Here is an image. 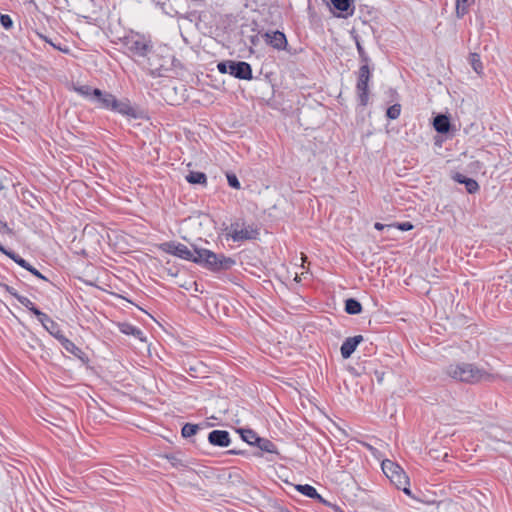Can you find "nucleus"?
Masks as SVG:
<instances>
[{
    "instance_id": "28",
    "label": "nucleus",
    "mask_w": 512,
    "mask_h": 512,
    "mask_svg": "<svg viewBox=\"0 0 512 512\" xmlns=\"http://www.w3.org/2000/svg\"><path fill=\"white\" fill-rule=\"evenodd\" d=\"M401 113V105L394 104L387 109L386 115L389 119L395 120L400 116Z\"/></svg>"
},
{
    "instance_id": "10",
    "label": "nucleus",
    "mask_w": 512,
    "mask_h": 512,
    "mask_svg": "<svg viewBox=\"0 0 512 512\" xmlns=\"http://www.w3.org/2000/svg\"><path fill=\"white\" fill-rule=\"evenodd\" d=\"M208 441L213 446L228 447L231 443L230 435L225 430H213L208 435Z\"/></svg>"
},
{
    "instance_id": "5",
    "label": "nucleus",
    "mask_w": 512,
    "mask_h": 512,
    "mask_svg": "<svg viewBox=\"0 0 512 512\" xmlns=\"http://www.w3.org/2000/svg\"><path fill=\"white\" fill-rule=\"evenodd\" d=\"M381 468L387 478H389L398 489H402L405 494L410 495L411 491L408 488L409 479L404 470L397 463L386 459L382 461Z\"/></svg>"
},
{
    "instance_id": "13",
    "label": "nucleus",
    "mask_w": 512,
    "mask_h": 512,
    "mask_svg": "<svg viewBox=\"0 0 512 512\" xmlns=\"http://www.w3.org/2000/svg\"><path fill=\"white\" fill-rule=\"evenodd\" d=\"M295 488L297 491H299L300 493H302L303 495H305L309 498L316 499L320 503H323L325 505H330L324 498H322V496L320 494H318L317 490L309 484H304V485L299 484V485H296Z\"/></svg>"
},
{
    "instance_id": "38",
    "label": "nucleus",
    "mask_w": 512,
    "mask_h": 512,
    "mask_svg": "<svg viewBox=\"0 0 512 512\" xmlns=\"http://www.w3.org/2000/svg\"><path fill=\"white\" fill-rule=\"evenodd\" d=\"M28 271H29L30 273H32L34 276H36V277H38V278H40V279H43V280L47 281V278H46L44 275H42V274H41V273H40L36 268H34L32 265L28 268Z\"/></svg>"
},
{
    "instance_id": "3",
    "label": "nucleus",
    "mask_w": 512,
    "mask_h": 512,
    "mask_svg": "<svg viewBox=\"0 0 512 512\" xmlns=\"http://www.w3.org/2000/svg\"><path fill=\"white\" fill-rule=\"evenodd\" d=\"M194 262L213 271H225L235 265V260L223 254H216L207 249H197Z\"/></svg>"
},
{
    "instance_id": "40",
    "label": "nucleus",
    "mask_w": 512,
    "mask_h": 512,
    "mask_svg": "<svg viewBox=\"0 0 512 512\" xmlns=\"http://www.w3.org/2000/svg\"><path fill=\"white\" fill-rule=\"evenodd\" d=\"M41 38H43L47 43H49L51 46H53L54 48L60 50V51H63V52H68V49H62L61 47L57 46V44L49 39H47L46 37L40 35Z\"/></svg>"
},
{
    "instance_id": "33",
    "label": "nucleus",
    "mask_w": 512,
    "mask_h": 512,
    "mask_svg": "<svg viewBox=\"0 0 512 512\" xmlns=\"http://www.w3.org/2000/svg\"><path fill=\"white\" fill-rule=\"evenodd\" d=\"M0 23L5 29H11L13 26V21L9 15L1 14Z\"/></svg>"
},
{
    "instance_id": "20",
    "label": "nucleus",
    "mask_w": 512,
    "mask_h": 512,
    "mask_svg": "<svg viewBox=\"0 0 512 512\" xmlns=\"http://www.w3.org/2000/svg\"><path fill=\"white\" fill-rule=\"evenodd\" d=\"M345 311L351 315L359 314L362 311V305L358 300L349 298L345 302Z\"/></svg>"
},
{
    "instance_id": "4",
    "label": "nucleus",
    "mask_w": 512,
    "mask_h": 512,
    "mask_svg": "<svg viewBox=\"0 0 512 512\" xmlns=\"http://www.w3.org/2000/svg\"><path fill=\"white\" fill-rule=\"evenodd\" d=\"M121 42L130 53L138 57H146L153 48L149 37L133 31L125 35Z\"/></svg>"
},
{
    "instance_id": "53",
    "label": "nucleus",
    "mask_w": 512,
    "mask_h": 512,
    "mask_svg": "<svg viewBox=\"0 0 512 512\" xmlns=\"http://www.w3.org/2000/svg\"><path fill=\"white\" fill-rule=\"evenodd\" d=\"M282 512H290V511H288V510H283Z\"/></svg>"
},
{
    "instance_id": "19",
    "label": "nucleus",
    "mask_w": 512,
    "mask_h": 512,
    "mask_svg": "<svg viewBox=\"0 0 512 512\" xmlns=\"http://www.w3.org/2000/svg\"><path fill=\"white\" fill-rule=\"evenodd\" d=\"M120 330L124 334L133 335V336H135L136 338H138V339H140L142 341L145 340L143 338V332L139 328H137V327H135V326H133L131 324H128V323L121 324L120 325Z\"/></svg>"
},
{
    "instance_id": "29",
    "label": "nucleus",
    "mask_w": 512,
    "mask_h": 512,
    "mask_svg": "<svg viewBox=\"0 0 512 512\" xmlns=\"http://www.w3.org/2000/svg\"><path fill=\"white\" fill-rule=\"evenodd\" d=\"M18 302L23 305L25 308H27L28 310H30L34 315H35V311L36 310H39L35 305L34 303L27 297L25 296H20L18 297Z\"/></svg>"
},
{
    "instance_id": "32",
    "label": "nucleus",
    "mask_w": 512,
    "mask_h": 512,
    "mask_svg": "<svg viewBox=\"0 0 512 512\" xmlns=\"http://www.w3.org/2000/svg\"><path fill=\"white\" fill-rule=\"evenodd\" d=\"M12 260H14L19 266L23 267L24 269L28 270V268L31 266L25 259L20 257L14 252H10L8 255Z\"/></svg>"
},
{
    "instance_id": "17",
    "label": "nucleus",
    "mask_w": 512,
    "mask_h": 512,
    "mask_svg": "<svg viewBox=\"0 0 512 512\" xmlns=\"http://www.w3.org/2000/svg\"><path fill=\"white\" fill-rule=\"evenodd\" d=\"M330 2L338 11L345 12L348 15L353 14L354 7L352 6L351 0H330Z\"/></svg>"
},
{
    "instance_id": "48",
    "label": "nucleus",
    "mask_w": 512,
    "mask_h": 512,
    "mask_svg": "<svg viewBox=\"0 0 512 512\" xmlns=\"http://www.w3.org/2000/svg\"><path fill=\"white\" fill-rule=\"evenodd\" d=\"M374 227H375V229H377V230H383V229H384V227H385V225H384V224H381V223H379V222H377V223H375Z\"/></svg>"
},
{
    "instance_id": "26",
    "label": "nucleus",
    "mask_w": 512,
    "mask_h": 512,
    "mask_svg": "<svg viewBox=\"0 0 512 512\" xmlns=\"http://www.w3.org/2000/svg\"><path fill=\"white\" fill-rule=\"evenodd\" d=\"M199 429H200V426L197 424L186 423L182 427L181 433L184 438H190V437L194 436Z\"/></svg>"
},
{
    "instance_id": "30",
    "label": "nucleus",
    "mask_w": 512,
    "mask_h": 512,
    "mask_svg": "<svg viewBox=\"0 0 512 512\" xmlns=\"http://www.w3.org/2000/svg\"><path fill=\"white\" fill-rule=\"evenodd\" d=\"M35 316L38 318L39 322L43 325L44 328L48 327L50 323H54L47 314L41 312L40 310L35 311Z\"/></svg>"
},
{
    "instance_id": "22",
    "label": "nucleus",
    "mask_w": 512,
    "mask_h": 512,
    "mask_svg": "<svg viewBox=\"0 0 512 512\" xmlns=\"http://www.w3.org/2000/svg\"><path fill=\"white\" fill-rule=\"evenodd\" d=\"M474 3V0H456V14L459 18L463 17L469 7Z\"/></svg>"
},
{
    "instance_id": "14",
    "label": "nucleus",
    "mask_w": 512,
    "mask_h": 512,
    "mask_svg": "<svg viewBox=\"0 0 512 512\" xmlns=\"http://www.w3.org/2000/svg\"><path fill=\"white\" fill-rule=\"evenodd\" d=\"M453 179L460 184H464L467 192L470 194L476 193L479 190V185L474 179L468 178L461 173H456Z\"/></svg>"
},
{
    "instance_id": "36",
    "label": "nucleus",
    "mask_w": 512,
    "mask_h": 512,
    "mask_svg": "<svg viewBox=\"0 0 512 512\" xmlns=\"http://www.w3.org/2000/svg\"><path fill=\"white\" fill-rule=\"evenodd\" d=\"M0 233L1 234H8L13 235V231L11 228H9L8 224L4 221L0 220Z\"/></svg>"
},
{
    "instance_id": "18",
    "label": "nucleus",
    "mask_w": 512,
    "mask_h": 512,
    "mask_svg": "<svg viewBox=\"0 0 512 512\" xmlns=\"http://www.w3.org/2000/svg\"><path fill=\"white\" fill-rule=\"evenodd\" d=\"M185 179L190 184H200V185H206L207 183V177L205 173L198 172V171H190L186 176Z\"/></svg>"
},
{
    "instance_id": "6",
    "label": "nucleus",
    "mask_w": 512,
    "mask_h": 512,
    "mask_svg": "<svg viewBox=\"0 0 512 512\" xmlns=\"http://www.w3.org/2000/svg\"><path fill=\"white\" fill-rule=\"evenodd\" d=\"M160 249L167 253L171 254L173 256L179 257L184 260L193 261L196 256V250L197 248H194V250L189 249L186 245L175 242V241H169L164 242L160 245Z\"/></svg>"
},
{
    "instance_id": "37",
    "label": "nucleus",
    "mask_w": 512,
    "mask_h": 512,
    "mask_svg": "<svg viewBox=\"0 0 512 512\" xmlns=\"http://www.w3.org/2000/svg\"><path fill=\"white\" fill-rule=\"evenodd\" d=\"M397 228L401 231H409L413 229V225L410 222H403L397 225Z\"/></svg>"
},
{
    "instance_id": "43",
    "label": "nucleus",
    "mask_w": 512,
    "mask_h": 512,
    "mask_svg": "<svg viewBox=\"0 0 512 512\" xmlns=\"http://www.w3.org/2000/svg\"><path fill=\"white\" fill-rule=\"evenodd\" d=\"M41 38H43L47 43H49L51 46H53L54 48L60 50V51H63V52H68V49H62L61 47L57 46V44L49 39H47L46 37L40 35Z\"/></svg>"
},
{
    "instance_id": "49",
    "label": "nucleus",
    "mask_w": 512,
    "mask_h": 512,
    "mask_svg": "<svg viewBox=\"0 0 512 512\" xmlns=\"http://www.w3.org/2000/svg\"><path fill=\"white\" fill-rule=\"evenodd\" d=\"M181 287L185 288L186 290L192 289V286L190 285V282L180 284Z\"/></svg>"
},
{
    "instance_id": "50",
    "label": "nucleus",
    "mask_w": 512,
    "mask_h": 512,
    "mask_svg": "<svg viewBox=\"0 0 512 512\" xmlns=\"http://www.w3.org/2000/svg\"><path fill=\"white\" fill-rule=\"evenodd\" d=\"M0 251L4 253L5 255H8L11 251H7L1 244H0Z\"/></svg>"
},
{
    "instance_id": "41",
    "label": "nucleus",
    "mask_w": 512,
    "mask_h": 512,
    "mask_svg": "<svg viewBox=\"0 0 512 512\" xmlns=\"http://www.w3.org/2000/svg\"><path fill=\"white\" fill-rule=\"evenodd\" d=\"M41 38H43L47 43H49L51 46H53L54 48L60 50V51H63V52H68V49H62L61 47L57 46V44L49 39H47L46 37L40 35Z\"/></svg>"
},
{
    "instance_id": "12",
    "label": "nucleus",
    "mask_w": 512,
    "mask_h": 512,
    "mask_svg": "<svg viewBox=\"0 0 512 512\" xmlns=\"http://www.w3.org/2000/svg\"><path fill=\"white\" fill-rule=\"evenodd\" d=\"M266 42L277 50H284L287 46V39L283 32L274 31L265 34Z\"/></svg>"
},
{
    "instance_id": "52",
    "label": "nucleus",
    "mask_w": 512,
    "mask_h": 512,
    "mask_svg": "<svg viewBox=\"0 0 512 512\" xmlns=\"http://www.w3.org/2000/svg\"><path fill=\"white\" fill-rule=\"evenodd\" d=\"M307 259L306 255H304L303 253L301 254V260L302 262H305Z\"/></svg>"
},
{
    "instance_id": "34",
    "label": "nucleus",
    "mask_w": 512,
    "mask_h": 512,
    "mask_svg": "<svg viewBox=\"0 0 512 512\" xmlns=\"http://www.w3.org/2000/svg\"><path fill=\"white\" fill-rule=\"evenodd\" d=\"M228 184L234 189H240V182L235 174H227Z\"/></svg>"
},
{
    "instance_id": "9",
    "label": "nucleus",
    "mask_w": 512,
    "mask_h": 512,
    "mask_svg": "<svg viewBox=\"0 0 512 512\" xmlns=\"http://www.w3.org/2000/svg\"><path fill=\"white\" fill-rule=\"evenodd\" d=\"M229 74L242 80H251L253 77L251 65L244 61L230 60Z\"/></svg>"
},
{
    "instance_id": "45",
    "label": "nucleus",
    "mask_w": 512,
    "mask_h": 512,
    "mask_svg": "<svg viewBox=\"0 0 512 512\" xmlns=\"http://www.w3.org/2000/svg\"><path fill=\"white\" fill-rule=\"evenodd\" d=\"M41 38H43L47 43H49L51 46H53L54 48L60 50V51H63V52H68V49H62L61 47L57 46V44L49 39H47L46 37L40 35Z\"/></svg>"
},
{
    "instance_id": "21",
    "label": "nucleus",
    "mask_w": 512,
    "mask_h": 512,
    "mask_svg": "<svg viewBox=\"0 0 512 512\" xmlns=\"http://www.w3.org/2000/svg\"><path fill=\"white\" fill-rule=\"evenodd\" d=\"M260 450L264 451V452H268V453H276L277 452V448L275 446V444L268 440V439H265V438H258L256 444Z\"/></svg>"
},
{
    "instance_id": "11",
    "label": "nucleus",
    "mask_w": 512,
    "mask_h": 512,
    "mask_svg": "<svg viewBox=\"0 0 512 512\" xmlns=\"http://www.w3.org/2000/svg\"><path fill=\"white\" fill-rule=\"evenodd\" d=\"M363 341L362 335L347 338L341 345L340 351L344 359H348L356 350L358 344Z\"/></svg>"
},
{
    "instance_id": "46",
    "label": "nucleus",
    "mask_w": 512,
    "mask_h": 512,
    "mask_svg": "<svg viewBox=\"0 0 512 512\" xmlns=\"http://www.w3.org/2000/svg\"><path fill=\"white\" fill-rule=\"evenodd\" d=\"M4 288L5 290L10 293L12 296H14L16 299H18V297H20L21 295H19L16 290L13 288V287H10L8 285H4Z\"/></svg>"
},
{
    "instance_id": "15",
    "label": "nucleus",
    "mask_w": 512,
    "mask_h": 512,
    "mask_svg": "<svg viewBox=\"0 0 512 512\" xmlns=\"http://www.w3.org/2000/svg\"><path fill=\"white\" fill-rule=\"evenodd\" d=\"M60 344L67 352L71 353L78 359L85 361V353L79 347H77L71 340L65 337L64 340L60 342Z\"/></svg>"
},
{
    "instance_id": "1",
    "label": "nucleus",
    "mask_w": 512,
    "mask_h": 512,
    "mask_svg": "<svg viewBox=\"0 0 512 512\" xmlns=\"http://www.w3.org/2000/svg\"><path fill=\"white\" fill-rule=\"evenodd\" d=\"M444 372L451 379L467 384H476L493 378L485 369L467 362L452 363L445 368Z\"/></svg>"
},
{
    "instance_id": "27",
    "label": "nucleus",
    "mask_w": 512,
    "mask_h": 512,
    "mask_svg": "<svg viewBox=\"0 0 512 512\" xmlns=\"http://www.w3.org/2000/svg\"><path fill=\"white\" fill-rule=\"evenodd\" d=\"M470 64L477 74L482 73L483 66L480 60V56L477 53L470 54Z\"/></svg>"
},
{
    "instance_id": "24",
    "label": "nucleus",
    "mask_w": 512,
    "mask_h": 512,
    "mask_svg": "<svg viewBox=\"0 0 512 512\" xmlns=\"http://www.w3.org/2000/svg\"><path fill=\"white\" fill-rule=\"evenodd\" d=\"M75 91L80 94L81 96L94 101V93L96 88H92L88 85H82L74 88Z\"/></svg>"
},
{
    "instance_id": "51",
    "label": "nucleus",
    "mask_w": 512,
    "mask_h": 512,
    "mask_svg": "<svg viewBox=\"0 0 512 512\" xmlns=\"http://www.w3.org/2000/svg\"><path fill=\"white\" fill-rule=\"evenodd\" d=\"M228 453H229V454H234V455H236V454H240V452H239V451H236V450H229V451H228Z\"/></svg>"
},
{
    "instance_id": "16",
    "label": "nucleus",
    "mask_w": 512,
    "mask_h": 512,
    "mask_svg": "<svg viewBox=\"0 0 512 512\" xmlns=\"http://www.w3.org/2000/svg\"><path fill=\"white\" fill-rule=\"evenodd\" d=\"M433 126L438 133H447L450 129L449 118L445 115L439 114L434 118Z\"/></svg>"
},
{
    "instance_id": "23",
    "label": "nucleus",
    "mask_w": 512,
    "mask_h": 512,
    "mask_svg": "<svg viewBox=\"0 0 512 512\" xmlns=\"http://www.w3.org/2000/svg\"><path fill=\"white\" fill-rule=\"evenodd\" d=\"M238 432L240 433L241 438L250 445H255L259 438L251 429H240Z\"/></svg>"
},
{
    "instance_id": "25",
    "label": "nucleus",
    "mask_w": 512,
    "mask_h": 512,
    "mask_svg": "<svg viewBox=\"0 0 512 512\" xmlns=\"http://www.w3.org/2000/svg\"><path fill=\"white\" fill-rule=\"evenodd\" d=\"M45 329L50 333V335H52L54 338H56L59 342L64 340L65 336L62 333L60 326L56 322L50 323V325L48 327H46Z\"/></svg>"
},
{
    "instance_id": "2",
    "label": "nucleus",
    "mask_w": 512,
    "mask_h": 512,
    "mask_svg": "<svg viewBox=\"0 0 512 512\" xmlns=\"http://www.w3.org/2000/svg\"><path fill=\"white\" fill-rule=\"evenodd\" d=\"M94 102L98 103L103 109L111 110L128 117H137L136 111L131 106L129 100H118L109 92L95 89Z\"/></svg>"
},
{
    "instance_id": "35",
    "label": "nucleus",
    "mask_w": 512,
    "mask_h": 512,
    "mask_svg": "<svg viewBox=\"0 0 512 512\" xmlns=\"http://www.w3.org/2000/svg\"><path fill=\"white\" fill-rule=\"evenodd\" d=\"M230 60L219 62L217 65V69L220 73L225 74L229 73Z\"/></svg>"
},
{
    "instance_id": "47",
    "label": "nucleus",
    "mask_w": 512,
    "mask_h": 512,
    "mask_svg": "<svg viewBox=\"0 0 512 512\" xmlns=\"http://www.w3.org/2000/svg\"><path fill=\"white\" fill-rule=\"evenodd\" d=\"M190 285H191L192 287H194V291H195V292H202L201 290H199V289H198L197 282H195V281H191V282H190Z\"/></svg>"
},
{
    "instance_id": "8",
    "label": "nucleus",
    "mask_w": 512,
    "mask_h": 512,
    "mask_svg": "<svg viewBox=\"0 0 512 512\" xmlns=\"http://www.w3.org/2000/svg\"><path fill=\"white\" fill-rule=\"evenodd\" d=\"M234 242L256 239L259 235L253 226H240L238 223L231 224L227 234Z\"/></svg>"
},
{
    "instance_id": "31",
    "label": "nucleus",
    "mask_w": 512,
    "mask_h": 512,
    "mask_svg": "<svg viewBox=\"0 0 512 512\" xmlns=\"http://www.w3.org/2000/svg\"><path fill=\"white\" fill-rule=\"evenodd\" d=\"M356 47H357V51L359 53V57H360L362 65H368L370 58L367 55V53L365 52V50H364L363 46L361 45V43L359 42V40H357V39H356Z\"/></svg>"
},
{
    "instance_id": "39",
    "label": "nucleus",
    "mask_w": 512,
    "mask_h": 512,
    "mask_svg": "<svg viewBox=\"0 0 512 512\" xmlns=\"http://www.w3.org/2000/svg\"><path fill=\"white\" fill-rule=\"evenodd\" d=\"M167 459L170 461L171 465L174 467H178L179 465H182L181 461L173 455L167 456Z\"/></svg>"
},
{
    "instance_id": "44",
    "label": "nucleus",
    "mask_w": 512,
    "mask_h": 512,
    "mask_svg": "<svg viewBox=\"0 0 512 512\" xmlns=\"http://www.w3.org/2000/svg\"><path fill=\"white\" fill-rule=\"evenodd\" d=\"M41 38H43L47 43H49L51 46H53L54 48L60 50V51H63V52H68V49H62L61 47L57 46V44L49 39H47L46 37L40 35Z\"/></svg>"
},
{
    "instance_id": "7",
    "label": "nucleus",
    "mask_w": 512,
    "mask_h": 512,
    "mask_svg": "<svg viewBox=\"0 0 512 512\" xmlns=\"http://www.w3.org/2000/svg\"><path fill=\"white\" fill-rule=\"evenodd\" d=\"M371 73L368 65H361L358 71V81L356 90L359 98V102L362 106H366L369 100L368 93V82L370 80Z\"/></svg>"
},
{
    "instance_id": "42",
    "label": "nucleus",
    "mask_w": 512,
    "mask_h": 512,
    "mask_svg": "<svg viewBox=\"0 0 512 512\" xmlns=\"http://www.w3.org/2000/svg\"><path fill=\"white\" fill-rule=\"evenodd\" d=\"M41 38H43L47 43H49L51 46H53L54 48L60 50V51H63V52H68V49H62L61 47L57 46V44L49 39H47L46 37L40 35Z\"/></svg>"
}]
</instances>
